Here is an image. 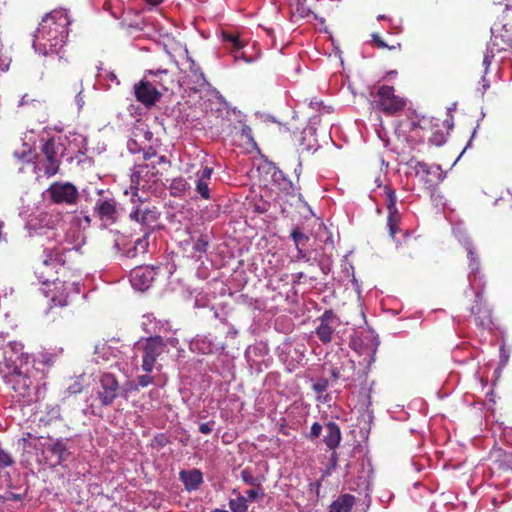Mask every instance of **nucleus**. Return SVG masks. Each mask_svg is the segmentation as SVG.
<instances>
[{
	"label": "nucleus",
	"instance_id": "27",
	"mask_svg": "<svg viewBox=\"0 0 512 512\" xmlns=\"http://www.w3.org/2000/svg\"><path fill=\"white\" fill-rule=\"evenodd\" d=\"M148 246H149L148 236L144 235L143 237L138 238L135 241L133 248H131L127 251V256L135 257L139 253L144 254L147 252Z\"/></svg>",
	"mask_w": 512,
	"mask_h": 512
},
{
	"label": "nucleus",
	"instance_id": "5",
	"mask_svg": "<svg viewBox=\"0 0 512 512\" xmlns=\"http://www.w3.org/2000/svg\"><path fill=\"white\" fill-rule=\"evenodd\" d=\"M139 349L142 351V370L150 373L157 359L165 353L167 344L161 336L155 335L145 338Z\"/></svg>",
	"mask_w": 512,
	"mask_h": 512
},
{
	"label": "nucleus",
	"instance_id": "4",
	"mask_svg": "<svg viewBox=\"0 0 512 512\" xmlns=\"http://www.w3.org/2000/svg\"><path fill=\"white\" fill-rule=\"evenodd\" d=\"M39 165L47 177L56 175L59 172L61 159L64 154V146L54 138L47 139L41 146Z\"/></svg>",
	"mask_w": 512,
	"mask_h": 512
},
{
	"label": "nucleus",
	"instance_id": "36",
	"mask_svg": "<svg viewBox=\"0 0 512 512\" xmlns=\"http://www.w3.org/2000/svg\"><path fill=\"white\" fill-rule=\"evenodd\" d=\"M14 463L13 457L4 451L3 449H0V468H6L11 466Z\"/></svg>",
	"mask_w": 512,
	"mask_h": 512
},
{
	"label": "nucleus",
	"instance_id": "49",
	"mask_svg": "<svg viewBox=\"0 0 512 512\" xmlns=\"http://www.w3.org/2000/svg\"><path fill=\"white\" fill-rule=\"evenodd\" d=\"M338 456L335 450H333V453L331 454L330 462L332 467H336L337 465Z\"/></svg>",
	"mask_w": 512,
	"mask_h": 512
},
{
	"label": "nucleus",
	"instance_id": "11",
	"mask_svg": "<svg viewBox=\"0 0 512 512\" xmlns=\"http://www.w3.org/2000/svg\"><path fill=\"white\" fill-rule=\"evenodd\" d=\"M42 293L46 298L50 299V307H63L67 305L68 292L65 283L58 278L53 279L48 284H43Z\"/></svg>",
	"mask_w": 512,
	"mask_h": 512
},
{
	"label": "nucleus",
	"instance_id": "32",
	"mask_svg": "<svg viewBox=\"0 0 512 512\" xmlns=\"http://www.w3.org/2000/svg\"><path fill=\"white\" fill-rule=\"evenodd\" d=\"M384 192H385V204H386V208H387L388 212L393 211V210H398L396 207L397 197H396L395 190L385 186Z\"/></svg>",
	"mask_w": 512,
	"mask_h": 512
},
{
	"label": "nucleus",
	"instance_id": "41",
	"mask_svg": "<svg viewBox=\"0 0 512 512\" xmlns=\"http://www.w3.org/2000/svg\"><path fill=\"white\" fill-rule=\"evenodd\" d=\"M321 432H322V425L319 424L318 422H314L311 426L308 438H310V439L318 438L321 435Z\"/></svg>",
	"mask_w": 512,
	"mask_h": 512
},
{
	"label": "nucleus",
	"instance_id": "46",
	"mask_svg": "<svg viewBox=\"0 0 512 512\" xmlns=\"http://www.w3.org/2000/svg\"><path fill=\"white\" fill-rule=\"evenodd\" d=\"M297 249V254L295 255V260L296 261H299V260H302V259H306L307 261L309 260L307 258V255L305 253V251L303 250V247H299V248H296Z\"/></svg>",
	"mask_w": 512,
	"mask_h": 512
},
{
	"label": "nucleus",
	"instance_id": "25",
	"mask_svg": "<svg viewBox=\"0 0 512 512\" xmlns=\"http://www.w3.org/2000/svg\"><path fill=\"white\" fill-rule=\"evenodd\" d=\"M189 188V184L183 177H176L172 179L169 185V191L171 196L180 197L182 196L186 190Z\"/></svg>",
	"mask_w": 512,
	"mask_h": 512
},
{
	"label": "nucleus",
	"instance_id": "35",
	"mask_svg": "<svg viewBox=\"0 0 512 512\" xmlns=\"http://www.w3.org/2000/svg\"><path fill=\"white\" fill-rule=\"evenodd\" d=\"M154 383V377L149 375V373L137 376V385L134 387V390H138V387H147Z\"/></svg>",
	"mask_w": 512,
	"mask_h": 512
},
{
	"label": "nucleus",
	"instance_id": "26",
	"mask_svg": "<svg viewBox=\"0 0 512 512\" xmlns=\"http://www.w3.org/2000/svg\"><path fill=\"white\" fill-rule=\"evenodd\" d=\"M400 221H401V215L398 210H393V211L388 212L387 226L389 229V234L393 238L400 231V229H399Z\"/></svg>",
	"mask_w": 512,
	"mask_h": 512
},
{
	"label": "nucleus",
	"instance_id": "44",
	"mask_svg": "<svg viewBox=\"0 0 512 512\" xmlns=\"http://www.w3.org/2000/svg\"><path fill=\"white\" fill-rule=\"evenodd\" d=\"M372 39H373V42L375 43V45H376L378 48H381V49H384V48H389V49H391V48H392V47H389V46H388V45H387V44L382 40V38H381L378 34H376V33H374V34L372 35Z\"/></svg>",
	"mask_w": 512,
	"mask_h": 512
},
{
	"label": "nucleus",
	"instance_id": "57",
	"mask_svg": "<svg viewBox=\"0 0 512 512\" xmlns=\"http://www.w3.org/2000/svg\"><path fill=\"white\" fill-rule=\"evenodd\" d=\"M483 62H484V64H489V62H488V57H487V56H485V58H484Z\"/></svg>",
	"mask_w": 512,
	"mask_h": 512
},
{
	"label": "nucleus",
	"instance_id": "37",
	"mask_svg": "<svg viewBox=\"0 0 512 512\" xmlns=\"http://www.w3.org/2000/svg\"><path fill=\"white\" fill-rule=\"evenodd\" d=\"M411 167L415 170L416 175H428L430 173V168L428 164L420 161H416L414 165Z\"/></svg>",
	"mask_w": 512,
	"mask_h": 512
},
{
	"label": "nucleus",
	"instance_id": "24",
	"mask_svg": "<svg viewBox=\"0 0 512 512\" xmlns=\"http://www.w3.org/2000/svg\"><path fill=\"white\" fill-rule=\"evenodd\" d=\"M56 362V355L47 351L38 353L34 360L33 365L34 367L45 373L49 372V369L55 364Z\"/></svg>",
	"mask_w": 512,
	"mask_h": 512
},
{
	"label": "nucleus",
	"instance_id": "50",
	"mask_svg": "<svg viewBox=\"0 0 512 512\" xmlns=\"http://www.w3.org/2000/svg\"><path fill=\"white\" fill-rule=\"evenodd\" d=\"M140 272H141V270H134V271L132 272V274H131L132 282L134 283V285H137V284H136V282H135V281H136V279H137V278H141Z\"/></svg>",
	"mask_w": 512,
	"mask_h": 512
},
{
	"label": "nucleus",
	"instance_id": "21",
	"mask_svg": "<svg viewBox=\"0 0 512 512\" xmlns=\"http://www.w3.org/2000/svg\"><path fill=\"white\" fill-rule=\"evenodd\" d=\"M180 479L183 482L185 488L189 491L197 489L203 482L202 473L198 469L181 471Z\"/></svg>",
	"mask_w": 512,
	"mask_h": 512
},
{
	"label": "nucleus",
	"instance_id": "51",
	"mask_svg": "<svg viewBox=\"0 0 512 512\" xmlns=\"http://www.w3.org/2000/svg\"><path fill=\"white\" fill-rule=\"evenodd\" d=\"M69 391H70L71 393H78V392H80V391H81V387H80V385H79V384H74V385H72V386H70V387H69Z\"/></svg>",
	"mask_w": 512,
	"mask_h": 512
},
{
	"label": "nucleus",
	"instance_id": "34",
	"mask_svg": "<svg viewBox=\"0 0 512 512\" xmlns=\"http://www.w3.org/2000/svg\"><path fill=\"white\" fill-rule=\"evenodd\" d=\"M49 451L58 456L59 460H64L65 459V455L67 453V447H66V444L63 442V440H56L55 443H53L50 448H49Z\"/></svg>",
	"mask_w": 512,
	"mask_h": 512
},
{
	"label": "nucleus",
	"instance_id": "9",
	"mask_svg": "<svg viewBox=\"0 0 512 512\" xmlns=\"http://www.w3.org/2000/svg\"><path fill=\"white\" fill-rule=\"evenodd\" d=\"M99 388L97 390V398L102 406L111 405L119 394V383L115 375L104 373L99 380Z\"/></svg>",
	"mask_w": 512,
	"mask_h": 512
},
{
	"label": "nucleus",
	"instance_id": "28",
	"mask_svg": "<svg viewBox=\"0 0 512 512\" xmlns=\"http://www.w3.org/2000/svg\"><path fill=\"white\" fill-rule=\"evenodd\" d=\"M210 236L206 233H201L194 241L193 250L200 254H205L210 245Z\"/></svg>",
	"mask_w": 512,
	"mask_h": 512
},
{
	"label": "nucleus",
	"instance_id": "10",
	"mask_svg": "<svg viewBox=\"0 0 512 512\" xmlns=\"http://www.w3.org/2000/svg\"><path fill=\"white\" fill-rule=\"evenodd\" d=\"M134 95L138 102L146 107H151L159 101L162 92L158 90L150 78L146 75L142 80L134 85Z\"/></svg>",
	"mask_w": 512,
	"mask_h": 512
},
{
	"label": "nucleus",
	"instance_id": "30",
	"mask_svg": "<svg viewBox=\"0 0 512 512\" xmlns=\"http://www.w3.org/2000/svg\"><path fill=\"white\" fill-rule=\"evenodd\" d=\"M229 507L232 512H247V499L239 494L237 498L230 499Z\"/></svg>",
	"mask_w": 512,
	"mask_h": 512
},
{
	"label": "nucleus",
	"instance_id": "33",
	"mask_svg": "<svg viewBox=\"0 0 512 512\" xmlns=\"http://www.w3.org/2000/svg\"><path fill=\"white\" fill-rule=\"evenodd\" d=\"M291 238L293 239L296 248L306 246L309 241V237L304 234L299 227H296L292 230Z\"/></svg>",
	"mask_w": 512,
	"mask_h": 512
},
{
	"label": "nucleus",
	"instance_id": "42",
	"mask_svg": "<svg viewBox=\"0 0 512 512\" xmlns=\"http://www.w3.org/2000/svg\"><path fill=\"white\" fill-rule=\"evenodd\" d=\"M282 189L289 195L298 196L299 198L301 196L299 193V188L295 187L291 182L285 183Z\"/></svg>",
	"mask_w": 512,
	"mask_h": 512
},
{
	"label": "nucleus",
	"instance_id": "18",
	"mask_svg": "<svg viewBox=\"0 0 512 512\" xmlns=\"http://www.w3.org/2000/svg\"><path fill=\"white\" fill-rule=\"evenodd\" d=\"M355 363L354 361L345 358L340 361V366L332 365L330 368V374L334 380H348L354 373Z\"/></svg>",
	"mask_w": 512,
	"mask_h": 512
},
{
	"label": "nucleus",
	"instance_id": "6",
	"mask_svg": "<svg viewBox=\"0 0 512 512\" xmlns=\"http://www.w3.org/2000/svg\"><path fill=\"white\" fill-rule=\"evenodd\" d=\"M146 78H150L162 93H174L181 86L178 73L169 69L147 70Z\"/></svg>",
	"mask_w": 512,
	"mask_h": 512
},
{
	"label": "nucleus",
	"instance_id": "40",
	"mask_svg": "<svg viewBox=\"0 0 512 512\" xmlns=\"http://www.w3.org/2000/svg\"><path fill=\"white\" fill-rule=\"evenodd\" d=\"M253 488L249 489L246 493H247V496H248V499L253 501L255 500L256 498H258L259 496H263L264 495V492H263V489L260 486H252Z\"/></svg>",
	"mask_w": 512,
	"mask_h": 512
},
{
	"label": "nucleus",
	"instance_id": "45",
	"mask_svg": "<svg viewBox=\"0 0 512 512\" xmlns=\"http://www.w3.org/2000/svg\"><path fill=\"white\" fill-rule=\"evenodd\" d=\"M157 161L156 162H152V168H155V164H164V165H167V166H170V161L167 159V157L165 155H161V156H158L157 155Z\"/></svg>",
	"mask_w": 512,
	"mask_h": 512
},
{
	"label": "nucleus",
	"instance_id": "47",
	"mask_svg": "<svg viewBox=\"0 0 512 512\" xmlns=\"http://www.w3.org/2000/svg\"><path fill=\"white\" fill-rule=\"evenodd\" d=\"M155 157H157V153L152 148H150L148 151L144 152V154H143V158L146 161L151 160L152 158H155Z\"/></svg>",
	"mask_w": 512,
	"mask_h": 512
},
{
	"label": "nucleus",
	"instance_id": "2",
	"mask_svg": "<svg viewBox=\"0 0 512 512\" xmlns=\"http://www.w3.org/2000/svg\"><path fill=\"white\" fill-rule=\"evenodd\" d=\"M67 251L62 246L45 249L41 260L35 266L34 273L42 284H48L53 279H57L59 270L65 265L64 254Z\"/></svg>",
	"mask_w": 512,
	"mask_h": 512
},
{
	"label": "nucleus",
	"instance_id": "56",
	"mask_svg": "<svg viewBox=\"0 0 512 512\" xmlns=\"http://www.w3.org/2000/svg\"><path fill=\"white\" fill-rule=\"evenodd\" d=\"M211 512H228L227 510H223V509H215Z\"/></svg>",
	"mask_w": 512,
	"mask_h": 512
},
{
	"label": "nucleus",
	"instance_id": "31",
	"mask_svg": "<svg viewBox=\"0 0 512 512\" xmlns=\"http://www.w3.org/2000/svg\"><path fill=\"white\" fill-rule=\"evenodd\" d=\"M241 480L249 486H260L261 480L255 477L250 468H244L240 473Z\"/></svg>",
	"mask_w": 512,
	"mask_h": 512
},
{
	"label": "nucleus",
	"instance_id": "16",
	"mask_svg": "<svg viewBox=\"0 0 512 512\" xmlns=\"http://www.w3.org/2000/svg\"><path fill=\"white\" fill-rule=\"evenodd\" d=\"M212 173L213 169L208 166L201 167V169L196 173L198 179L195 190L203 199L206 200L210 199L209 181Z\"/></svg>",
	"mask_w": 512,
	"mask_h": 512
},
{
	"label": "nucleus",
	"instance_id": "19",
	"mask_svg": "<svg viewBox=\"0 0 512 512\" xmlns=\"http://www.w3.org/2000/svg\"><path fill=\"white\" fill-rule=\"evenodd\" d=\"M325 430L326 434L324 436L323 441L329 449L335 450L341 442L340 427L336 422L329 421L325 425Z\"/></svg>",
	"mask_w": 512,
	"mask_h": 512
},
{
	"label": "nucleus",
	"instance_id": "55",
	"mask_svg": "<svg viewBox=\"0 0 512 512\" xmlns=\"http://www.w3.org/2000/svg\"><path fill=\"white\" fill-rule=\"evenodd\" d=\"M12 499L20 500L21 498H20V495H18V494H12Z\"/></svg>",
	"mask_w": 512,
	"mask_h": 512
},
{
	"label": "nucleus",
	"instance_id": "43",
	"mask_svg": "<svg viewBox=\"0 0 512 512\" xmlns=\"http://www.w3.org/2000/svg\"><path fill=\"white\" fill-rule=\"evenodd\" d=\"M214 425H215V421L214 420H211V421H208L206 423H201L199 425V431L202 433V434H210L214 428Z\"/></svg>",
	"mask_w": 512,
	"mask_h": 512
},
{
	"label": "nucleus",
	"instance_id": "13",
	"mask_svg": "<svg viewBox=\"0 0 512 512\" xmlns=\"http://www.w3.org/2000/svg\"><path fill=\"white\" fill-rule=\"evenodd\" d=\"M338 321V318L333 313L332 310H326L320 317L319 322L320 324L315 330V333L318 337V339L326 344L330 343L332 341V336L334 332V324H336Z\"/></svg>",
	"mask_w": 512,
	"mask_h": 512
},
{
	"label": "nucleus",
	"instance_id": "39",
	"mask_svg": "<svg viewBox=\"0 0 512 512\" xmlns=\"http://www.w3.org/2000/svg\"><path fill=\"white\" fill-rule=\"evenodd\" d=\"M312 388L314 392H316L317 394H321L327 390L328 380L325 378H321L313 384Z\"/></svg>",
	"mask_w": 512,
	"mask_h": 512
},
{
	"label": "nucleus",
	"instance_id": "59",
	"mask_svg": "<svg viewBox=\"0 0 512 512\" xmlns=\"http://www.w3.org/2000/svg\"><path fill=\"white\" fill-rule=\"evenodd\" d=\"M506 457H508V455L505 454ZM509 458L512 459V453L509 455ZM511 469H512V466H509Z\"/></svg>",
	"mask_w": 512,
	"mask_h": 512
},
{
	"label": "nucleus",
	"instance_id": "3",
	"mask_svg": "<svg viewBox=\"0 0 512 512\" xmlns=\"http://www.w3.org/2000/svg\"><path fill=\"white\" fill-rule=\"evenodd\" d=\"M372 95L371 104L386 116H394L402 111L406 106V99L396 95L393 86L382 85L375 94Z\"/></svg>",
	"mask_w": 512,
	"mask_h": 512
},
{
	"label": "nucleus",
	"instance_id": "17",
	"mask_svg": "<svg viewBox=\"0 0 512 512\" xmlns=\"http://www.w3.org/2000/svg\"><path fill=\"white\" fill-rule=\"evenodd\" d=\"M160 213L156 207L136 208L131 212L130 217L145 226H152L159 219Z\"/></svg>",
	"mask_w": 512,
	"mask_h": 512
},
{
	"label": "nucleus",
	"instance_id": "15",
	"mask_svg": "<svg viewBox=\"0 0 512 512\" xmlns=\"http://www.w3.org/2000/svg\"><path fill=\"white\" fill-rule=\"evenodd\" d=\"M470 311L471 315L474 316L477 325L485 326L492 323V311L483 299L481 293L476 294L474 304Z\"/></svg>",
	"mask_w": 512,
	"mask_h": 512
},
{
	"label": "nucleus",
	"instance_id": "58",
	"mask_svg": "<svg viewBox=\"0 0 512 512\" xmlns=\"http://www.w3.org/2000/svg\"><path fill=\"white\" fill-rule=\"evenodd\" d=\"M57 60H58V63H59V64H63V61H62V59H61V58H58Z\"/></svg>",
	"mask_w": 512,
	"mask_h": 512
},
{
	"label": "nucleus",
	"instance_id": "14",
	"mask_svg": "<svg viewBox=\"0 0 512 512\" xmlns=\"http://www.w3.org/2000/svg\"><path fill=\"white\" fill-rule=\"evenodd\" d=\"M221 38L222 42L224 43L225 48L231 52L235 53L234 58L235 60L243 59L245 62H249V60L246 58L245 54L240 51L247 45V42L240 38L239 33L229 31V30H222L221 32Z\"/></svg>",
	"mask_w": 512,
	"mask_h": 512
},
{
	"label": "nucleus",
	"instance_id": "29",
	"mask_svg": "<svg viewBox=\"0 0 512 512\" xmlns=\"http://www.w3.org/2000/svg\"><path fill=\"white\" fill-rule=\"evenodd\" d=\"M190 77L193 79V86H191L190 89L194 92L200 91L207 84L204 73L199 69L191 70Z\"/></svg>",
	"mask_w": 512,
	"mask_h": 512
},
{
	"label": "nucleus",
	"instance_id": "8",
	"mask_svg": "<svg viewBox=\"0 0 512 512\" xmlns=\"http://www.w3.org/2000/svg\"><path fill=\"white\" fill-rule=\"evenodd\" d=\"M99 195L94 205V213L105 225H112L119 216L118 203L114 198L104 196L103 191H99Z\"/></svg>",
	"mask_w": 512,
	"mask_h": 512
},
{
	"label": "nucleus",
	"instance_id": "48",
	"mask_svg": "<svg viewBox=\"0 0 512 512\" xmlns=\"http://www.w3.org/2000/svg\"><path fill=\"white\" fill-rule=\"evenodd\" d=\"M82 89L77 93L76 97H75V102L77 104V106L79 108H82L83 105H84V99H83V96H82Z\"/></svg>",
	"mask_w": 512,
	"mask_h": 512
},
{
	"label": "nucleus",
	"instance_id": "1",
	"mask_svg": "<svg viewBox=\"0 0 512 512\" xmlns=\"http://www.w3.org/2000/svg\"><path fill=\"white\" fill-rule=\"evenodd\" d=\"M70 20L63 11H52L43 17L35 35L33 46L45 55L57 54L68 37Z\"/></svg>",
	"mask_w": 512,
	"mask_h": 512
},
{
	"label": "nucleus",
	"instance_id": "20",
	"mask_svg": "<svg viewBox=\"0 0 512 512\" xmlns=\"http://www.w3.org/2000/svg\"><path fill=\"white\" fill-rule=\"evenodd\" d=\"M12 388L19 397H28L31 393L32 381L31 379L23 374L13 375L11 378Z\"/></svg>",
	"mask_w": 512,
	"mask_h": 512
},
{
	"label": "nucleus",
	"instance_id": "38",
	"mask_svg": "<svg viewBox=\"0 0 512 512\" xmlns=\"http://www.w3.org/2000/svg\"><path fill=\"white\" fill-rule=\"evenodd\" d=\"M23 344L21 342H18V341H10L7 346H6V349H5V354L7 355L8 354V350L7 349H10L11 352H13L14 354H18V353H21L22 354V351H23Z\"/></svg>",
	"mask_w": 512,
	"mask_h": 512
},
{
	"label": "nucleus",
	"instance_id": "53",
	"mask_svg": "<svg viewBox=\"0 0 512 512\" xmlns=\"http://www.w3.org/2000/svg\"><path fill=\"white\" fill-rule=\"evenodd\" d=\"M295 277H296V280L294 282L295 283H299L300 280L304 277V273L303 272H299V273L295 274Z\"/></svg>",
	"mask_w": 512,
	"mask_h": 512
},
{
	"label": "nucleus",
	"instance_id": "54",
	"mask_svg": "<svg viewBox=\"0 0 512 512\" xmlns=\"http://www.w3.org/2000/svg\"><path fill=\"white\" fill-rule=\"evenodd\" d=\"M83 219H84V221H85L86 223H88V224H90V223H91V218H90V216H89V215H86V214H85V215L83 216Z\"/></svg>",
	"mask_w": 512,
	"mask_h": 512
},
{
	"label": "nucleus",
	"instance_id": "22",
	"mask_svg": "<svg viewBox=\"0 0 512 512\" xmlns=\"http://www.w3.org/2000/svg\"><path fill=\"white\" fill-rule=\"evenodd\" d=\"M463 246L467 253L468 265L474 276H476L480 271V257L478 250L470 239H465Z\"/></svg>",
	"mask_w": 512,
	"mask_h": 512
},
{
	"label": "nucleus",
	"instance_id": "52",
	"mask_svg": "<svg viewBox=\"0 0 512 512\" xmlns=\"http://www.w3.org/2000/svg\"><path fill=\"white\" fill-rule=\"evenodd\" d=\"M163 0H147V3L153 7L160 5Z\"/></svg>",
	"mask_w": 512,
	"mask_h": 512
},
{
	"label": "nucleus",
	"instance_id": "12",
	"mask_svg": "<svg viewBox=\"0 0 512 512\" xmlns=\"http://www.w3.org/2000/svg\"><path fill=\"white\" fill-rule=\"evenodd\" d=\"M492 32L498 34L508 45L512 44V7L508 4L493 24Z\"/></svg>",
	"mask_w": 512,
	"mask_h": 512
},
{
	"label": "nucleus",
	"instance_id": "23",
	"mask_svg": "<svg viewBox=\"0 0 512 512\" xmlns=\"http://www.w3.org/2000/svg\"><path fill=\"white\" fill-rule=\"evenodd\" d=\"M355 497L351 494H342L334 500L330 507L329 512H351L355 505Z\"/></svg>",
	"mask_w": 512,
	"mask_h": 512
},
{
	"label": "nucleus",
	"instance_id": "7",
	"mask_svg": "<svg viewBox=\"0 0 512 512\" xmlns=\"http://www.w3.org/2000/svg\"><path fill=\"white\" fill-rule=\"evenodd\" d=\"M48 193L56 204L73 205L79 198L77 187L70 182H54L48 188Z\"/></svg>",
	"mask_w": 512,
	"mask_h": 512
}]
</instances>
